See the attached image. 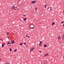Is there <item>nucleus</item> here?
I'll return each mask as SVG.
<instances>
[{"label":"nucleus","mask_w":64,"mask_h":64,"mask_svg":"<svg viewBox=\"0 0 64 64\" xmlns=\"http://www.w3.org/2000/svg\"><path fill=\"white\" fill-rule=\"evenodd\" d=\"M47 46L45 44L44 45V47H47Z\"/></svg>","instance_id":"obj_17"},{"label":"nucleus","mask_w":64,"mask_h":64,"mask_svg":"<svg viewBox=\"0 0 64 64\" xmlns=\"http://www.w3.org/2000/svg\"><path fill=\"white\" fill-rule=\"evenodd\" d=\"M19 10V9H18V10Z\"/></svg>","instance_id":"obj_41"},{"label":"nucleus","mask_w":64,"mask_h":64,"mask_svg":"<svg viewBox=\"0 0 64 64\" xmlns=\"http://www.w3.org/2000/svg\"><path fill=\"white\" fill-rule=\"evenodd\" d=\"M1 58H0V61H1Z\"/></svg>","instance_id":"obj_34"},{"label":"nucleus","mask_w":64,"mask_h":64,"mask_svg":"<svg viewBox=\"0 0 64 64\" xmlns=\"http://www.w3.org/2000/svg\"><path fill=\"white\" fill-rule=\"evenodd\" d=\"M30 28L32 29H33L34 28V26L33 24H31L30 26Z\"/></svg>","instance_id":"obj_2"},{"label":"nucleus","mask_w":64,"mask_h":64,"mask_svg":"<svg viewBox=\"0 0 64 64\" xmlns=\"http://www.w3.org/2000/svg\"><path fill=\"white\" fill-rule=\"evenodd\" d=\"M14 29H16V28H14Z\"/></svg>","instance_id":"obj_33"},{"label":"nucleus","mask_w":64,"mask_h":64,"mask_svg":"<svg viewBox=\"0 0 64 64\" xmlns=\"http://www.w3.org/2000/svg\"><path fill=\"white\" fill-rule=\"evenodd\" d=\"M23 16H24V17H25V16H26V15H25V14H24L23 15Z\"/></svg>","instance_id":"obj_26"},{"label":"nucleus","mask_w":64,"mask_h":64,"mask_svg":"<svg viewBox=\"0 0 64 64\" xmlns=\"http://www.w3.org/2000/svg\"><path fill=\"white\" fill-rule=\"evenodd\" d=\"M21 4H22V1L21 0L20 1L18 2V4L19 5H21Z\"/></svg>","instance_id":"obj_4"},{"label":"nucleus","mask_w":64,"mask_h":64,"mask_svg":"<svg viewBox=\"0 0 64 64\" xmlns=\"http://www.w3.org/2000/svg\"><path fill=\"white\" fill-rule=\"evenodd\" d=\"M40 42V43L41 44H42V42Z\"/></svg>","instance_id":"obj_31"},{"label":"nucleus","mask_w":64,"mask_h":64,"mask_svg":"<svg viewBox=\"0 0 64 64\" xmlns=\"http://www.w3.org/2000/svg\"><path fill=\"white\" fill-rule=\"evenodd\" d=\"M39 52H40V53H42V52L41 51H40V50L39 51Z\"/></svg>","instance_id":"obj_28"},{"label":"nucleus","mask_w":64,"mask_h":64,"mask_svg":"<svg viewBox=\"0 0 64 64\" xmlns=\"http://www.w3.org/2000/svg\"><path fill=\"white\" fill-rule=\"evenodd\" d=\"M48 10H52V8H51V7H49L48 8Z\"/></svg>","instance_id":"obj_7"},{"label":"nucleus","mask_w":64,"mask_h":64,"mask_svg":"<svg viewBox=\"0 0 64 64\" xmlns=\"http://www.w3.org/2000/svg\"><path fill=\"white\" fill-rule=\"evenodd\" d=\"M40 46H41V42L40 41Z\"/></svg>","instance_id":"obj_19"},{"label":"nucleus","mask_w":64,"mask_h":64,"mask_svg":"<svg viewBox=\"0 0 64 64\" xmlns=\"http://www.w3.org/2000/svg\"><path fill=\"white\" fill-rule=\"evenodd\" d=\"M35 49V48L34 47L32 48L30 50V52H32Z\"/></svg>","instance_id":"obj_3"},{"label":"nucleus","mask_w":64,"mask_h":64,"mask_svg":"<svg viewBox=\"0 0 64 64\" xmlns=\"http://www.w3.org/2000/svg\"><path fill=\"white\" fill-rule=\"evenodd\" d=\"M35 9L36 10V11L37 10V8H35Z\"/></svg>","instance_id":"obj_23"},{"label":"nucleus","mask_w":64,"mask_h":64,"mask_svg":"<svg viewBox=\"0 0 64 64\" xmlns=\"http://www.w3.org/2000/svg\"><path fill=\"white\" fill-rule=\"evenodd\" d=\"M52 23H52V25H55V23H54V22H52Z\"/></svg>","instance_id":"obj_14"},{"label":"nucleus","mask_w":64,"mask_h":64,"mask_svg":"<svg viewBox=\"0 0 64 64\" xmlns=\"http://www.w3.org/2000/svg\"><path fill=\"white\" fill-rule=\"evenodd\" d=\"M21 21H23V20H22Z\"/></svg>","instance_id":"obj_40"},{"label":"nucleus","mask_w":64,"mask_h":64,"mask_svg":"<svg viewBox=\"0 0 64 64\" xmlns=\"http://www.w3.org/2000/svg\"><path fill=\"white\" fill-rule=\"evenodd\" d=\"M16 8H17V7H16Z\"/></svg>","instance_id":"obj_42"},{"label":"nucleus","mask_w":64,"mask_h":64,"mask_svg":"<svg viewBox=\"0 0 64 64\" xmlns=\"http://www.w3.org/2000/svg\"><path fill=\"white\" fill-rule=\"evenodd\" d=\"M27 37L28 38H29V37H30V36H27Z\"/></svg>","instance_id":"obj_32"},{"label":"nucleus","mask_w":64,"mask_h":64,"mask_svg":"<svg viewBox=\"0 0 64 64\" xmlns=\"http://www.w3.org/2000/svg\"><path fill=\"white\" fill-rule=\"evenodd\" d=\"M16 7L14 6H13L12 7V8H11V9L12 10H15L16 8Z\"/></svg>","instance_id":"obj_1"},{"label":"nucleus","mask_w":64,"mask_h":64,"mask_svg":"<svg viewBox=\"0 0 64 64\" xmlns=\"http://www.w3.org/2000/svg\"><path fill=\"white\" fill-rule=\"evenodd\" d=\"M61 39V38H60V36H59L58 38V40H60Z\"/></svg>","instance_id":"obj_15"},{"label":"nucleus","mask_w":64,"mask_h":64,"mask_svg":"<svg viewBox=\"0 0 64 64\" xmlns=\"http://www.w3.org/2000/svg\"><path fill=\"white\" fill-rule=\"evenodd\" d=\"M11 43L12 44H13V43H14V41L13 40L11 42Z\"/></svg>","instance_id":"obj_13"},{"label":"nucleus","mask_w":64,"mask_h":64,"mask_svg":"<svg viewBox=\"0 0 64 64\" xmlns=\"http://www.w3.org/2000/svg\"><path fill=\"white\" fill-rule=\"evenodd\" d=\"M10 51H12V48L10 49Z\"/></svg>","instance_id":"obj_21"},{"label":"nucleus","mask_w":64,"mask_h":64,"mask_svg":"<svg viewBox=\"0 0 64 64\" xmlns=\"http://www.w3.org/2000/svg\"><path fill=\"white\" fill-rule=\"evenodd\" d=\"M64 26V24H63V25H62V26Z\"/></svg>","instance_id":"obj_36"},{"label":"nucleus","mask_w":64,"mask_h":64,"mask_svg":"<svg viewBox=\"0 0 64 64\" xmlns=\"http://www.w3.org/2000/svg\"><path fill=\"white\" fill-rule=\"evenodd\" d=\"M28 36V35H26V37H27V36Z\"/></svg>","instance_id":"obj_35"},{"label":"nucleus","mask_w":64,"mask_h":64,"mask_svg":"<svg viewBox=\"0 0 64 64\" xmlns=\"http://www.w3.org/2000/svg\"><path fill=\"white\" fill-rule=\"evenodd\" d=\"M24 21H26V20H27V18H24Z\"/></svg>","instance_id":"obj_11"},{"label":"nucleus","mask_w":64,"mask_h":64,"mask_svg":"<svg viewBox=\"0 0 64 64\" xmlns=\"http://www.w3.org/2000/svg\"><path fill=\"white\" fill-rule=\"evenodd\" d=\"M16 49H15V50L14 51V52H16Z\"/></svg>","instance_id":"obj_25"},{"label":"nucleus","mask_w":64,"mask_h":64,"mask_svg":"<svg viewBox=\"0 0 64 64\" xmlns=\"http://www.w3.org/2000/svg\"><path fill=\"white\" fill-rule=\"evenodd\" d=\"M7 37L8 38H9V36H7Z\"/></svg>","instance_id":"obj_30"},{"label":"nucleus","mask_w":64,"mask_h":64,"mask_svg":"<svg viewBox=\"0 0 64 64\" xmlns=\"http://www.w3.org/2000/svg\"><path fill=\"white\" fill-rule=\"evenodd\" d=\"M9 32H7V35H9Z\"/></svg>","instance_id":"obj_22"},{"label":"nucleus","mask_w":64,"mask_h":64,"mask_svg":"<svg viewBox=\"0 0 64 64\" xmlns=\"http://www.w3.org/2000/svg\"><path fill=\"white\" fill-rule=\"evenodd\" d=\"M49 49H50V47H49Z\"/></svg>","instance_id":"obj_39"},{"label":"nucleus","mask_w":64,"mask_h":64,"mask_svg":"<svg viewBox=\"0 0 64 64\" xmlns=\"http://www.w3.org/2000/svg\"><path fill=\"white\" fill-rule=\"evenodd\" d=\"M24 45H26V42H24Z\"/></svg>","instance_id":"obj_20"},{"label":"nucleus","mask_w":64,"mask_h":64,"mask_svg":"<svg viewBox=\"0 0 64 64\" xmlns=\"http://www.w3.org/2000/svg\"><path fill=\"white\" fill-rule=\"evenodd\" d=\"M45 5L46 6H47V5H48V4H46Z\"/></svg>","instance_id":"obj_37"},{"label":"nucleus","mask_w":64,"mask_h":64,"mask_svg":"<svg viewBox=\"0 0 64 64\" xmlns=\"http://www.w3.org/2000/svg\"><path fill=\"white\" fill-rule=\"evenodd\" d=\"M22 45H23V43H22V42H20V46H22Z\"/></svg>","instance_id":"obj_12"},{"label":"nucleus","mask_w":64,"mask_h":64,"mask_svg":"<svg viewBox=\"0 0 64 64\" xmlns=\"http://www.w3.org/2000/svg\"><path fill=\"white\" fill-rule=\"evenodd\" d=\"M44 7L45 8H46V5Z\"/></svg>","instance_id":"obj_29"},{"label":"nucleus","mask_w":64,"mask_h":64,"mask_svg":"<svg viewBox=\"0 0 64 64\" xmlns=\"http://www.w3.org/2000/svg\"><path fill=\"white\" fill-rule=\"evenodd\" d=\"M62 24H64V21H62Z\"/></svg>","instance_id":"obj_16"},{"label":"nucleus","mask_w":64,"mask_h":64,"mask_svg":"<svg viewBox=\"0 0 64 64\" xmlns=\"http://www.w3.org/2000/svg\"><path fill=\"white\" fill-rule=\"evenodd\" d=\"M36 0H35V1H33L31 2V3H32V4H34V3H36Z\"/></svg>","instance_id":"obj_5"},{"label":"nucleus","mask_w":64,"mask_h":64,"mask_svg":"<svg viewBox=\"0 0 64 64\" xmlns=\"http://www.w3.org/2000/svg\"><path fill=\"white\" fill-rule=\"evenodd\" d=\"M4 44H3L2 45V47H4Z\"/></svg>","instance_id":"obj_18"},{"label":"nucleus","mask_w":64,"mask_h":64,"mask_svg":"<svg viewBox=\"0 0 64 64\" xmlns=\"http://www.w3.org/2000/svg\"><path fill=\"white\" fill-rule=\"evenodd\" d=\"M7 44L8 45V46H11V44L10 43V42H8L7 43Z\"/></svg>","instance_id":"obj_8"},{"label":"nucleus","mask_w":64,"mask_h":64,"mask_svg":"<svg viewBox=\"0 0 64 64\" xmlns=\"http://www.w3.org/2000/svg\"><path fill=\"white\" fill-rule=\"evenodd\" d=\"M26 47H28V46H26Z\"/></svg>","instance_id":"obj_38"},{"label":"nucleus","mask_w":64,"mask_h":64,"mask_svg":"<svg viewBox=\"0 0 64 64\" xmlns=\"http://www.w3.org/2000/svg\"><path fill=\"white\" fill-rule=\"evenodd\" d=\"M6 64H10L8 62H6Z\"/></svg>","instance_id":"obj_24"},{"label":"nucleus","mask_w":64,"mask_h":64,"mask_svg":"<svg viewBox=\"0 0 64 64\" xmlns=\"http://www.w3.org/2000/svg\"><path fill=\"white\" fill-rule=\"evenodd\" d=\"M48 55H49V54L48 53H46L44 54V57H46V56H48Z\"/></svg>","instance_id":"obj_6"},{"label":"nucleus","mask_w":64,"mask_h":64,"mask_svg":"<svg viewBox=\"0 0 64 64\" xmlns=\"http://www.w3.org/2000/svg\"><path fill=\"white\" fill-rule=\"evenodd\" d=\"M0 40H1V41H2L3 40L2 39H0Z\"/></svg>","instance_id":"obj_27"},{"label":"nucleus","mask_w":64,"mask_h":64,"mask_svg":"<svg viewBox=\"0 0 64 64\" xmlns=\"http://www.w3.org/2000/svg\"><path fill=\"white\" fill-rule=\"evenodd\" d=\"M47 61H45L44 62L43 64H47Z\"/></svg>","instance_id":"obj_9"},{"label":"nucleus","mask_w":64,"mask_h":64,"mask_svg":"<svg viewBox=\"0 0 64 64\" xmlns=\"http://www.w3.org/2000/svg\"><path fill=\"white\" fill-rule=\"evenodd\" d=\"M62 40H64V34H63V35H62Z\"/></svg>","instance_id":"obj_10"}]
</instances>
